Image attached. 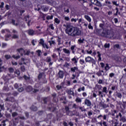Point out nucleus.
I'll return each instance as SVG.
<instances>
[{
	"instance_id": "obj_62",
	"label": "nucleus",
	"mask_w": 126,
	"mask_h": 126,
	"mask_svg": "<svg viewBox=\"0 0 126 126\" xmlns=\"http://www.w3.org/2000/svg\"><path fill=\"white\" fill-rule=\"evenodd\" d=\"M9 99H10V102H14V97H9Z\"/></svg>"
},
{
	"instance_id": "obj_53",
	"label": "nucleus",
	"mask_w": 126,
	"mask_h": 126,
	"mask_svg": "<svg viewBox=\"0 0 126 126\" xmlns=\"http://www.w3.org/2000/svg\"><path fill=\"white\" fill-rule=\"evenodd\" d=\"M21 70H22V71L24 72V71H25V70H26L25 66H21Z\"/></svg>"
},
{
	"instance_id": "obj_41",
	"label": "nucleus",
	"mask_w": 126,
	"mask_h": 126,
	"mask_svg": "<svg viewBox=\"0 0 126 126\" xmlns=\"http://www.w3.org/2000/svg\"><path fill=\"white\" fill-rule=\"evenodd\" d=\"M32 91L33 93H37V92H39V89H32Z\"/></svg>"
},
{
	"instance_id": "obj_54",
	"label": "nucleus",
	"mask_w": 126,
	"mask_h": 126,
	"mask_svg": "<svg viewBox=\"0 0 126 126\" xmlns=\"http://www.w3.org/2000/svg\"><path fill=\"white\" fill-rule=\"evenodd\" d=\"M24 91V89L23 88V87L20 88L18 90V91L19 92H22Z\"/></svg>"
},
{
	"instance_id": "obj_36",
	"label": "nucleus",
	"mask_w": 126,
	"mask_h": 126,
	"mask_svg": "<svg viewBox=\"0 0 126 126\" xmlns=\"http://www.w3.org/2000/svg\"><path fill=\"white\" fill-rule=\"evenodd\" d=\"M104 69L107 71L110 69V66H109V64L108 63L106 64V66L104 67Z\"/></svg>"
},
{
	"instance_id": "obj_23",
	"label": "nucleus",
	"mask_w": 126,
	"mask_h": 126,
	"mask_svg": "<svg viewBox=\"0 0 126 126\" xmlns=\"http://www.w3.org/2000/svg\"><path fill=\"white\" fill-rule=\"evenodd\" d=\"M8 70L10 73L14 72V69L13 67H9Z\"/></svg>"
},
{
	"instance_id": "obj_7",
	"label": "nucleus",
	"mask_w": 126,
	"mask_h": 126,
	"mask_svg": "<svg viewBox=\"0 0 126 126\" xmlns=\"http://www.w3.org/2000/svg\"><path fill=\"white\" fill-rule=\"evenodd\" d=\"M17 52L20 54V55L22 57L23 56V54L25 53V50L23 49V48H21L20 49H17Z\"/></svg>"
},
{
	"instance_id": "obj_31",
	"label": "nucleus",
	"mask_w": 126,
	"mask_h": 126,
	"mask_svg": "<svg viewBox=\"0 0 126 126\" xmlns=\"http://www.w3.org/2000/svg\"><path fill=\"white\" fill-rule=\"evenodd\" d=\"M11 23L13 24V25H14L15 26H18V23H15V20L13 19L12 20Z\"/></svg>"
},
{
	"instance_id": "obj_16",
	"label": "nucleus",
	"mask_w": 126,
	"mask_h": 126,
	"mask_svg": "<svg viewBox=\"0 0 126 126\" xmlns=\"http://www.w3.org/2000/svg\"><path fill=\"white\" fill-rule=\"evenodd\" d=\"M33 88H32V87L31 86H28L26 88V90L27 92H31V91H32Z\"/></svg>"
},
{
	"instance_id": "obj_28",
	"label": "nucleus",
	"mask_w": 126,
	"mask_h": 126,
	"mask_svg": "<svg viewBox=\"0 0 126 126\" xmlns=\"http://www.w3.org/2000/svg\"><path fill=\"white\" fill-rule=\"evenodd\" d=\"M120 121L122 122V123H126V118L125 117H123L120 118Z\"/></svg>"
},
{
	"instance_id": "obj_43",
	"label": "nucleus",
	"mask_w": 126,
	"mask_h": 126,
	"mask_svg": "<svg viewBox=\"0 0 126 126\" xmlns=\"http://www.w3.org/2000/svg\"><path fill=\"white\" fill-rule=\"evenodd\" d=\"M104 48L106 49L110 48V44L109 43H105L104 46Z\"/></svg>"
},
{
	"instance_id": "obj_3",
	"label": "nucleus",
	"mask_w": 126,
	"mask_h": 126,
	"mask_svg": "<svg viewBox=\"0 0 126 126\" xmlns=\"http://www.w3.org/2000/svg\"><path fill=\"white\" fill-rule=\"evenodd\" d=\"M86 63H92V66H94L96 65V61L94 59L91 58V57L88 56L85 58Z\"/></svg>"
},
{
	"instance_id": "obj_42",
	"label": "nucleus",
	"mask_w": 126,
	"mask_h": 126,
	"mask_svg": "<svg viewBox=\"0 0 126 126\" xmlns=\"http://www.w3.org/2000/svg\"><path fill=\"white\" fill-rule=\"evenodd\" d=\"M54 21H55V23H57V24H60V20H59V19H58L57 18H55L54 20Z\"/></svg>"
},
{
	"instance_id": "obj_45",
	"label": "nucleus",
	"mask_w": 126,
	"mask_h": 126,
	"mask_svg": "<svg viewBox=\"0 0 126 126\" xmlns=\"http://www.w3.org/2000/svg\"><path fill=\"white\" fill-rule=\"evenodd\" d=\"M76 102H77V103H81V99H80V98L79 97H77L76 100H75Z\"/></svg>"
},
{
	"instance_id": "obj_49",
	"label": "nucleus",
	"mask_w": 126,
	"mask_h": 126,
	"mask_svg": "<svg viewBox=\"0 0 126 126\" xmlns=\"http://www.w3.org/2000/svg\"><path fill=\"white\" fill-rule=\"evenodd\" d=\"M5 117L7 118V119H9L11 117V115H10V114H5Z\"/></svg>"
},
{
	"instance_id": "obj_34",
	"label": "nucleus",
	"mask_w": 126,
	"mask_h": 126,
	"mask_svg": "<svg viewBox=\"0 0 126 126\" xmlns=\"http://www.w3.org/2000/svg\"><path fill=\"white\" fill-rule=\"evenodd\" d=\"M31 109L32 111H36L37 110V107L35 106H32L31 107Z\"/></svg>"
},
{
	"instance_id": "obj_18",
	"label": "nucleus",
	"mask_w": 126,
	"mask_h": 126,
	"mask_svg": "<svg viewBox=\"0 0 126 126\" xmlns=\"http://www.w3.org/2000/svg\"><path fill=\"white\" fill-rule=\"evenodd\" d=\"M100 105L101 107H102V108H103L104 109H105V108L109 107V105H107V104L103 103L102 102H100Z\"/></svg>"
},
{
	"instance_id": "obj_37",
	"label": "nucleus",
	"mask_w": 126,
	"mask_h": 126,
	"mask_svg": "<svg viewBox=\"0 0 126 126\" xmlns=\"http://www.w3.org/2000/svg\"><path fill=\"white\" fill-rule=\"evenodd\" d=\"M102 92L103 93H106V94H107V93H108V92H107V87H104L103 88Z\"/></svg>"
},
{
	"instance_id": "obj_44",
	"label": "nucleus",
	"mask_w": 126,
	"mask_h": 126,
	"mask_svg": "<svg viewBox=\"0 0 126 126\" xmlns=\"http://www.w3.org/2000/svg\"><path fill=\"white\" fill-rule=\"evenodd\" d=\"M88 27L89 29L93 30V26H92V25H91V23L89 24Z\"/></svg>"
},
{
	"instance_id": "obj_55",
	"label": "nucleus",
	"mask_w": 126,
	"mask_h": 126,
	"mask_svg": "<svg viewBox=\"0 0 126 126\" xmlns=\"http://www.w3.org/2000/svg\"><path fill=\"white\" fill-rule=\"evenodd\" d=\"M24 79H25V80H29V79H30V77H28L26 75H24Z\"/></svg>"
},
{
	"instance_id": "obj_52",
	"label": "nucleus",
	"mask_w": 126,
	"mask_h": 126,
	"mask_svg": "<svg viewBox=\"0 0 126 126\" xmlns=\"http://www.w3.org/2000/svg\"><path fill=\"white\" fill-rule=\"evenodd\" d=\"M5 7L6 10H9V9H10V6H9V5L6 4V5L5 6Z\"/></svg>"
},
{
	"instance_id": "obj_21",
	"label": "nucleus",
	"mask_w": 126,
	"mask_h": 126,
	"mask_svg": "<svg viewBox=\"0 0 126 126\" xmlns=\"http://www.w3.org/2000/svg\"><path fill=\"white\" fill-rule=\"evenodd\" d=\"M84 41H85V39L80 38V39H78V42L79 44H83L84 43Z\"/></svg>"
},
{
	"instance_id": "obj_38",
	"label": "nucleus",
	"mask_w": 126,
	"mask_h": 126,
	"mask_svg": "<svg viewBox=\"0 0 126 126\" xmlns=\"http://www.w3.org/2000/svg\"><path fill=\"white\" fill-rule=\"evenodd\" d=\"M36 53H37L38 57H41V54L42 53V51L40 50H38L36 51Z\"/></svg>"
},
{
	"instance_id": "obj_60",
	"label": "nucleus",
	"mask_w": 126,
	"mask_h": 126,
	"mask_svg": "<svg viewBox=\"0 0 126 126\" xmlns=\"http://www.w3.org/2000/svg\"><path fill=\"white\" fill-rule=\"evenodd\" d=\"M117 97H118V98H122V94H121L120 93H118L117 94Z\"/></svg>"
},
{
	"instance_id": "obj_48",
	"label": "nucleus",
	"mask_w": 126,
	"mask_h": 126,
	"mask_svg": "<svg viewBox=\"0 0 126 126\" xmlns=\"http://www.w3.org/2000/svg\"><path fill=\"white\" fill-rule=\"evenodd\" d=\"M92 115H93V113H92V111L91 110L90 111H88V115L89 116V117H91Z\"/></svg>"
},
{
	"instance_id": "obj_51",
	"label": "nucleus",
	"mask_w": 126,
	"mask_h": 126,
	"mask_svg": "<svg viewBox=\"0 0 126 126\" xmlns=\"http://www.w3.org/2000/svg\"><path fill=\"white\" fill-rule=\"evenodd\" d=\"M42 46L44 48H46V49H49V46L46 43H44Z\"/></svg>"
},
{
	"instance_id": "obj_17",
	"label": "nucleus",
	"mask_w": 126,
	"mask_h": 126,
	"mask_svg": "<svg viewBox=\"0 0 126 126\" xmlns=\"http://www.w3.org/2000/svg\"><path fill=\"white\" fill-rule=\"evenodd\" d=\"M70 70H71V71H72V72H75V70L76 71H78V67H71L70 68Z\"/></svg>"
},
{
	"instance_id": "obj_11",
	"label": "nucleus",
	"mask_w": 126,
	"mask_h": 126,
	"mask_svg": "<svg viewBox=\"0 0 126 126\" xmlns=\"http://www.w3.org/2000/svg\"><path fill=\"white\" fill-rule=\"evenodd\" d=\"M96 75H97V76H101L102 75H104V74H105V73H104V71L99 70L96 73Z\"/></svg>"
},
{
	"instance_id": "obj_47",
	"label": "nucleus",
	"mask_w": 126,
	"mask_h": 126,
	"mask_svg": "<svg viewBox=\"0 0 126 126\" xmlns=\"http://www.w3.org/2000/svg\"><path fill=\"white\" fill-rule=\"evenodd\" d=\"M52 117L53 115L52 114H49L47 115V119H48V120H51Z\"/></svg>"
},
{
	"instance_id": "obj_61",
	"label": "nucleus",
	"mask_w": 126,
	"mask_h": 126,
	"mask_svg": "<svg viewBox=\"0 0 126 126\" xmlns=\"http://www.w3.org/2000/svg\"><path fill=\"white\" fill-rule=\"evenodd\" d=\"M80 62L81 64H84V63H85V61H84V60H83L82 59H81L80 60Z\"/></svg>"
},
{
	"instance_id": "obj_9",
	"label": "nucleus",
	"mask_w": 126,
	"mask_h": 126,
	"mask_svg": "<svg viewBox=\"0 0 126 126\" xmlns=\"http://www.w3.org/2000/svg\"><path fill=\"white\" fill-rule=\"evenodd\" d=\"M85 105H86L88 107H90L91 106V101L88 99H86L85 100Z\"/></svg>"
},
{
	"instance_id": "obj_27",
	"label": "nucleus",
	"mask_w": 126,
	"mask_h": 126,
	"mask_svg": "<svg viewBox=\"0 0 126 126\" xmlns=\"http://www.w3.org/2000/svg\"><path fill=\"white\" fill-rule=\"evenodd\" d=\"M44 43H45V41H44V40L42 38H41L39 40V44H40V45H41L42 46Z\"/></svg>"
},
{
	"instance_id": "obj_32",
	"label": "nucleus",
	"mask_w": 126,
	"mask_h": 126,
	"mask_svg": "<svg viewBox=\"0 0 126 126\" xmlns=\"http://www.w3.org/2000/svg\"><path fill=\"white\" fill-rule=\"evenodd\" d=\"M12 57L13 58V59H15V60H18V59H20V56L19 55L16 56L15 55H13Z\"/></svg>"
},
{
	"instance_id": "obj_64",
	"label": "nucleus",
	"mask_w": 126,
	"mask_h": 126,
	"mask_svg": "<svg viewBox=\"0 0 126 126\" xmlns=\"http://www.w3.org/2000/svg\"><path fill=\"white\" fill-rule=\"evenodd\" d=\"M14 88H15L16 89H17V88H18V87H19V86H18V84L16 83L14 85Z\"/></svg>"
},
{
	"instance_id": "obj_8",
	"label": "nucleus",
	"mask_w": 126,
	"mask_h": 126,
	"mask_svg": "<svg viewBox=\"0 0 126 126\" xmlns=\"http://www.w3.org/2000/svg\"><path fill=\"white\" fill-rule=\"evenodd\" d=\"M63 71H62V70H60L59 73H58V77L59 78H63Z\"/></svg>"
},
{
	"instance_id": "obj_57",
	"label": "nucleus",
	"mask_w": 126,
	"mask_h": 126,
	"mask_svg": "<svg viewBox=\"0 0 126 126\" xmlns=\"http://www.w3.org/2000/svg\"><path fill=\"white\" fill-rule=\"evenodd\" d=\"M97 0H91L90 1H91V2L92 3H93V4H95Z\"/></svg>"
},
{
	"instance_id": "obj_1",
	"label": "nucleus",
	"mask_w": 126,
	"mask_h": 126,
	"mask_svg": "<svg viewBox=\"0 0 126 126\" xmlns=\"http://www.w3.org/2000/svg\"><path fill=\"white\" fill-rule=\"evenodd\" d=\"M65 32L69 36L71 37H76L81 34V32L77 27H73L72 26H67V29H65Z\"/></svg>"
},
{
	"instance_id": "obj_58",
	"label": "nucleus",
	"mask_w": 126,
	"mask_h": 126,
	"mask_svg": "<svg viewBox=\"0 0 126 126\" xmlns=\"http://www.w3.org/2000/svg\"><path fill=\"white\" fill-rule=\"evenodd\" d=\"M72 62H74V63H77V60H76V58H74L72 59Z\"/></svg>"
},
{
	"instance_id": "obj_29",
	"label": "nucleus",
	"mask_w": 126,
	"mask_h": 126,
	"mask_svg": "<svg viewBox=\"0 0 126 126\" xmlns=\"http://www.w3.org/2000/svg\"><path fill=\"white\" fill-rule=\"evenodd\" d=\"M0 108L2 111H4V104L3 103L0 104Z\"/></svg>"
},
{
	"instance_id": "obj_2",
	"label": "nucleus",
	"mask_w": 126,
	"mask_h": 126,
	"mask_svg": "<svg viewBox=\"0 0 126 126\" xmlns=\"http://www.w3.org/2000/svg\"><path fill=\"white\" fill-rule=\"evenodd\" d=\"M115 34L112 31H103L101 33V36L103 37H106V38H113Z\"/></svg>"
},
{
	"instance_id": "obj_35",
	"label": "nucleus",
	"mask_w": 126,
	"mask_h": 126,
	"mask_svg": "<svg viewBox=\"0 0 126 126\" xmlns=\"http://www.w3.org/2000/svg\"><path fill=\"white\" fill-rule=\"evenodd\" d=\"M4 58L6 60H9V59H11V56L9 55H5L4 56Z\"/></svg>"
},
{
	"instance_id": "obj_39",
	"label": "nucleus",
	"mask_w": 126,
	"mask_h": 126,
	"mask_svg": "<svg viewBox=\"0 0 126 126\" xmlns=\"http://www.w3.org/2000/svg\"><path fill=\"white\" fill-rule=\"evenodd\" d=\"M48 42L49 43L50 46H52V45H55V44H56V42H55L54 40L49 41Z\"/></svg>"
},
{
	"instance_id": "obj_40",
	"label": "nucleus",
	"mask_w": 126,
	"mask_h": 126,
	"mask_svg": "<svg viewBox=\"0 0 126 126\" xmlns=\"http://www.w3.org/2000/svg\"><path fill=\"white\" fill-rule=\"evenodd\" d=\"M98 96H100V97H101V98H103V97L104 96L103 95V92L99 91V92H98Z\"/></svg>"
},
{
	"instance_id": "obj_12",
	"label": "nucleus",
	"mask_w": 126,
	"mask_h": 126,
	"mask_svg": "<svg viewBox=\"0 0 126 126\" xmlns=\"http://www.w3.org/2000/svg\"><path fill=\"white\" fill-rule=\"evenodd\" d=\"M111 2L110 0H105V5L108 6V7H110V5L111 4Z\"/></svg>"
},
{
	"instance_id": "obj_6",
	"label": "nucleus",
	"mask_w": 126,
	"mask_h": 126,
	"mask_svg": "<svg viewBox=\"0 0 126 126\" xmlns=\"http://www.w3.org/2000/svg\"><path fill=\"white\" fill-rule=\"evenodd\" d=\"M64 86V82H63L61 83L60 85H58L56 86V88L57 90H61V89H63V86Z\"/></svg>"
},
{
	"instance_id": "obj_26",
	"label": "nucleus",
	"mask_w": 126,
	"mask_h": 126,
	"mask_svg": "<svg viewBox=\"0 0 126 126\" xmlns=\"http://www.w3.org/2000/svg\"><path fill=\"white\" fill-rule=\"evenodd\" d=\"M52 97H53V100H54V101H55L56 102H57V94L56 93H53L52 94Z\"/></svg>"
},
{
	"instance_id": "obj_25",
	"label": "nucleus",
	"mask_w": 126,
	"mask_h": 126,
	"mask_svg": "<svg viewBox=\"0 0 126 126\" xmlns=\"http://www.w3.org/2000/svg\"><path fill=\"white\" fill-rule=\"evenodd\" d=\"M79 109L81 110V112H86V109L84 107L79 106Z\"/></svg>"
},
{
	"instance_id": "obj_20",
	"label": "nucleus",
	"mask_w": 126,
	"mask_h": 126,
	"mask_svg": "<svg viewBox=\"0 0 126 126\" xmlns=\"http://www.w3.org/2000/svg\"><path fill=\"white\" fill-rule=\"evenodd\" d=\"M112 3H113V5H115L116 6H119V5H120V3H119L118 1H112Z\"/></svg>"
},
{
	"instance_id": "obj_33",
	"label": "nucleus",
	"mask_w": 126,
	"mask_h": 126,
	"mask_svg": "<svg viewBox=\"0 0 126 126\" xmlns=\"http://www.w3.org/2000/svg\"><path fill=\"white\" fill-rule=\"evenodd\" d=\"M17 116H18V113H17V112H13L12 113V117L13 118H14L15 117H17Z\"/></svg>"
},
{
	"instance_id": "obj_4",
	"label": "nucleus",
	"mask_w": 126,
	"mask_h": 126,
	"mask_svg": "<svg viewBox=\"0 0 126 126\" xmlns=\"http://www.w3.org/2000/svg\"><path fill=\"white\" fill-rule=\"evenodd\" d=\"M12 33H13L12 36V39H19V35H18V32L17 31L13 30Z\"/></svg>"
},
{
	"instance_id": "obj_5",
	"label": "nucleus",
	"mask_w": 126,
	"mask_h": 126,
	"mask_svg": "<svg viewBox=\"0 0 126 126\" xmlns=\"http://www.w3.org/2000/svg\"><path fill=\"white\" fill-rule=\"evenodd\" d=\"M57 105L54 104H51L49 105V109L51 110L52 112H55L57 110Z\"/></svg>"
},
{
	"instance_id": "obj_19",
	"label": "nucleus",
	"mask_w": 126,
	"mask_h": 126,
	"mask_svg": "<svg viewBox=\"0 0 126 126\" xmlns=\"http://www.w3.org/2000/svg\"><path fill=\"white\" fill-rule=\"evenodd\" d=\"M63 50L65 54H67V55H69V54H70V52L68 50V49L63 48Z\"/></svg>"
},
{
	"instance_id": "obj_56",
	"label": "nucleus",
	"mask_w": 126,
	"mask_h": 126,
	"mask_svg": "<svg viewBox=\"0 0 126 126\" xmlns=\"http://www.w3.org/2000/svg\"><path fill=\"white\" fill-rule=\"evenodd\" d=\"M53 15H51V16H47L46 17V19L47 20H49V19H52L53 18Z\"/></svg>"
},
{
	"instance_id": "obj_15",
	"label": "nucleus",
	"mask_w": 126,
	"mask_h": 126,
	"mask_svg": "<svg viewBox=\"0 0 126 126\" xmlns=\"http://www.w3.org/2000/svg\"><path fill=\"white\" fill-rule=\"evenodd\" d=\"M94 5H96V6H98V7H102V3L98 0H97Z\"/></svg>"
},
{
	"instance_id": "obj_24",
	"label": "nucleus",
	"mask_w": 126,
	"mask_h": 126,
	"mask_svg": "<svg viewBox=\"0 0 126 126\" xmlns=\"http://www.w3.org/2000/svg\"><path fill=\"white\" fill-rule=\"evenodd\" d=\"M3 91H9V88H8V87H7V86H4L3 88Z\"/></svg>"
},
{
	"instance_id": "obj_59",
	"label": "nucleus",
	"mask_w": 126,
	"mask_h": 126,
	"mask_svg": "<svg viewBox=\"0 0 126 126\" xmlns=\"http://www.w3.org/2000/svg\"><path fill=\"white\" fill-rule=\"evenodd\" d=\"M64 12H66L67 13H69V9L67 8L66 9L65 8H64Z\"/></svg>"
},
{
	"instance_id": "obj_46",
	"label": "nucleus",
	"mask_w": 126,
	"mask_h": 126,
	"mask_svg": "<svg viewBox=\"0 0 126 126\" xmlns=\"http://www.w3.org/2000/svg\"><path fill=\"white\" fill-rule=\"evenodd\" d=\"M14 73L17 74V75H20V71L19 70H16Z\"/></svg>"
},
{
	"instance_id": "obj_22",
	"label": "nucleus",
	"mask_w": 126,
	"mask_h": 126,
	"mask_svg": "<svg viewBox=\"0 0 126 126\" xmlns=\"http://www.w3.org/2000/svg\"><path fill=\"white\" fill-rule=\"evenodd\" d=\"M85 18L89 22H91V18L89 16L86 15H85Z\"/></svg>"
},
{
	"instance_id": "obj_50",
	"label": "nucleus",
	"mask_w": 126,
	"mask_h": 126,
	"mask_svg": "<svg viewBox=\"0 0 126 126\" xmlns=\"http://www.w3.org/2000/svg\"><path fill=\"white\" fill-rule=\"evenodd\" d=\"M49 27L50 29H51V30H54L55 28H54V25L51 24L49 26Z\"/></svg>"
},
{
	"instance_id": "obj_63",
	"label": "nucleus",
	"mask_w": 126,
	"mask_h": 126,
	"mask_svg": "<svg viewBox=\"0 0 126 126\" xmlns=\"http://www.w3.org/2000/svg\"><path fill=\"white\" fill-rule=\"evenodd\" d=\"M3 5H4V2H1V4L0 5V8H3Z\"/></svg>"
},
{
	"instance_id": "obj_13",
	"label": "nucleus",
	"mask_w": 126,
	"mask_h": 126,
	"mask_svg": "<svg viewBox=\"0 0 126 126\" xmlns=\"http://www.w3.org/2000/svg\"><path fill=\"white\" fill-rule=\"evenodd\" d=\"M66 92L68 95H72V96H74V93L73 91H71V90H67Z\"/></svg>"
},
{
	"instance_id": "obj_14",
	"label": "nucleus",
	"mask_w": 126,
	"mask_h": 126,
	"mask_svg": "<svg viewBox=\"0 0 126 126\" xmlns=\"http://www.w3.org/2000/svg\"><path fill=\"white\" fill-rule=\"evenodd\" d=\"M41 8L43 11H48L49 10V8L47 7V6L41 5Z\"/></svg>"
},
{
	"instance_id": "obj_30",
	"label": "nucleus",
	"mask_w": 126,
	"mask_h": 126,
	"mask_svg": "<svg viewBox=\"0 0 126 126\" xmlns=\"http://www.w3.org/2000/svg\"><path fill=\"white\" fill-rule=\"evenodd\" d=\"M30 17L29 16V15L27 16H26L24 18V20H25V21H29V20H29Z\"/></svg>"
},
{
	"instance_id": "obj_10",
	"label": "nucleus",
	"mask_w": 126,
	"mask_h": 126,
	"mask_svg": "<svg viewBox=\"0 0 126 126\" xmlns=\"http://www.w3.org/2000/svg\"><path fill=\"white\" fill-rule=\"evenodd\" d=\"M28 33L29 35H30L31 36H33V35H35V31L33 30L30 29L28 31Z\"/></svg>"
}]
</instances>
